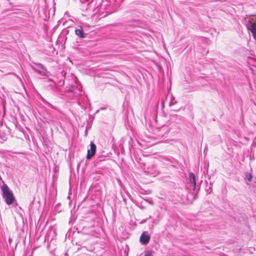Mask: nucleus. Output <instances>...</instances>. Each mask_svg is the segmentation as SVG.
<instances>
[{"mask_svg":"<svg viewBox=\"0 0 256 256\" xmlns=\"http://www.w3.org/2000/svg\"><path fill=\"white\" fill-rule=\"evenodd\" d=\"M246 178L248 182H251L252 180V176L250 174H246Z\"/></svg>","mask_w":256,"mask_h":256,"instance_id":"nucleus-8","label":"nucleus"},{"mask_svg":"<svg viewBox=\"0 0 256 256\" xmlns=\"http://www.w3.org/2000/svg\"><path fill=\"white\" fill-rule=\"evenodd\" d=\"M75 33L80 38H84V30L81 27L79 28L76 29L75 30Z\"/></svg>","mask_w":256,"mask_h":256,"instance_id":"nucleus-7","label":"nucleus"},{"mask_svg":"<svg viewBox=\"0 0 256 256\" xmlns=\"http://www.w3.org/2000/svg\"><path fill=\"white\" fill-rule=\"evenodd\" d=\"M144 256H152V255L150 252H146Z\"/></svg>","mask_w":256,"mask_h":256,"instance_id":"nucleus-11","label":"nucleus"},{"mask_svg":"<svg viewBox=\"0 0 256 256\" xmlns=\"http://www.w3.org/2000/svg\"><path fill=\"white\" fill-rule=\"evenodd\" d=\"M96 150V146L92 142L90 144V148H88L86 155L87 159L90 158L94 154Z\"/></svg>","mask_w":256,"mask_h":256,"instance_id":"nucleus-4","label":"nucleus"},{"mask_svg":"<svg viewBox=\"0 0 256 256\" xmlns=\"http://www.w3.org/2000/svg\"><path fill=\"white\" fill-rule=\"evenodd\" d=\"M176 103V101H175L174 98H171L170 102V106L174 105Z\"/></svg>","mask_w":256,"mask_h":256,"instance_id":"nucleus-9","label":"nucleus"},{"mask_svg":"<svg viewBox=\"0 0 256 256\" xmlns=\"http://www.w3.org/2000/svg\"><path fill=\"white\" fill-rule=\"evenodd\" d=\"M34 64L32 68L35 72L41 76H48V72L42 64L39 63H34Z\"/></svg>","mask_w":256,"mask_h":256,"instance_id":"nucleus-2","label":"nucleus"},{"mask_svg":"<svg viewBox=\"0 0 256 256\" xmlns=\"http://www.w3.org/2000/svg\"><path fill=\"white\" fill-rule=\"evenodd\" d=\"M150 238V236L146 234V232H144L142 234L140 238V241L142 244L146 245L148 243Z\"/></svg>","mask_w":256,"mask_h":256,"instance_id":"nucleus-5","label":"nucleus"},{"mask_svg":"<svg viewBox=\"0 0 256 256\" xmlns=\"http://www.w3.org/2000/svg\"><path fill=\"white\" fill-rule=\"evenodd\" d=\"M246 28L248 30L252 32L254 40H256V23L249 20L246 24Z\"/></svg>","mask_w":256,"mask_h":256,"instance_id":"nucleus-3","label":"nucleus"},{"mask_svg":"<svg viewBox=\"0 0 256 256\" xmlns=\"http://www.w3.org/2000/svg\"><path fill=\"white\" fill-rule=\"evenodd\" d=\"M74 90V86H71L67 90L72 92Z\"/></svg>","mask_w":256,"mask_h":256,"instance_id":"nucleus-10","label":"nucleus"},{"mask_svg":"<svg viewBox=\"0 0 256 256\" xmlns=\"http://www.w3.org/2000/svg\"><path fill=\"white\" fill-rule=\"evenodd\" d=\"M2 192V196L5 198L6 204L10 205L12 204L14 200L12 192L10 190L7 185L4 184L1 187Z\"/></svg>","mask_w":256,"mask_h":256,"instance_id":"nucleus-1","label":"nucleus"},{"mask_svg":"<svg viewBox=\"0 0 256 256\" xmlns=\"http://www.w3.org/2000/svg\"><path fill=\"white\" fill-rule=\"evenodd\" d=\"M189 180L190 182L192 184L194 188L196 187V178L194 174L192 172L189 174Z\"/></svg>","mask_w":256,"mask_h":256,"instance_id":"nucleus-6","label":"nucleus"}]
</instances>
